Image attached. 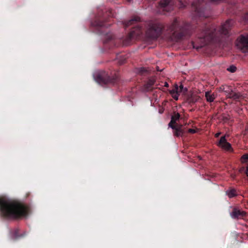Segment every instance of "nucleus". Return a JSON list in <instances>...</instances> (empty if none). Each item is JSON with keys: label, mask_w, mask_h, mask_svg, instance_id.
Masks as SVG:
<instances>
[{"label": "nucleus", "mask_w": 248, "mask_h": 248, "mask_svg": "<svg viewBox=\"0 0 248 248\" xmlns=\"http://www.w3.org/2000/svg\"><path fill=\"white\" fill-rule=\"evenodd\" d=\"M241 161L243 163H248V154L244 155L241 158Z\"/></svg>", "instance_id": "f3484780"}, {"label": "nucleus", "mask_w": 248, "mask_h": 248, "mask_svg": "<svg viewBox=\"0 0 248 248\" xmlns=\"http://www.w3.org/2000/svg\"><path fill=\"white\" fill-rule=\"evenodd\" d=\"M176 90L178 92V95L180 93L184 94L187 91V89L186 88H184V86L181 84L179 86L176 85Z\"/></svg>", "instance_id": "2eb2a0df"}, {"label": "nucleus", "mask_w": 248, "mask_h": 248, "mask_svg": "<svg viewBox=\"0 0 248 248\" xmlns=\"http://www.w3.org/2000/svg\"><path fill=\"white\" fill-rule=\"evenodd\" d=\"M232 25V20H229L222 25L221 27L218 31H217L214 28H212L206 31L204 33L203 36L200 38V41L202 42V44L200 46H193V47H195L196 49L202 47L207 44L210 41L213 39L218 34L227 35Z\"/></svg>", "instance_id": "7ed1b4c3"}, {"label": "nucleus", "mask_w": 248, "mask_h": 248, "mask_svg": "<svg viewBox=\"0 0 248 248\" xmlns=\"http://www.w3.org/2000/svg\"><path fill=\"white\" fill-rule=\"evenodd\" d=\"M221 0H211L212 2H218V1H220Z\"/></svg>", "instance_id": "5701e85b"}, {"label": "nucleus", "mask_w": 248, "mask_h": 248, "mask_svg": "<svg viewBox=\"0 0 248 248\" xmlns=\"http://www.w3.org/2000/svg\"><path fill=\"white\" fill-rule=\"evenodd\" d=\"M205 97L207 101L212 102L214 101L216 98V95L214 93H212L210 92H207L205 93Z\"/></svg>", "instance_id": "ddd939ff"}, {"label": "nucleus", "mask_w": 248, "mask_h": 248, "mask_svg": "<svg viewBox=\"0 0 248 248\" xmlns=\"http://www.w3.org/2000/svg\"><path fill=\"white\" fill-rule=\"evenodd\" d=\"M247 213L243 210H240L237 208H234L232 212L230 213L231 217L233 219H239L245 217Z\"/></svg>", "instance_id": "423d86ee"}, {"label": "nucleus", "mask_w": 248, "mask_h": 248, "mask_svg": "<svg viewBox=\"0 0 248 248\" xmlns=\"http://www.w3.org/2000/svg\"><path fill=\"white\" fill-rule=\"evenodd\" d=\"M246 174L247 176L248 177V165L246 167Z\"/></svg>", "instance_id": "4be33fe9"}, {"label": "nucleus", "mask_w": 248, "mask_h": 248, "mask_svg": "<svg viewBox=\"0 0 248 248\" xmlns=\"http://www.w3.org/2000/svg\"><path fill=\"white\" fill-rule=\"evenodd\" d=\"M220 89L221 91L224 92L226 93V95L229 98L237 99L239 97L238 95L233 93L232 89L229 86H222L220 88Z\"/></svg>", "instance_id": "6e6552de"}, {"label": "nucleus", "mask_w": 248, "mask_h": 248, "mask_svg": "<svg viewBox=\"0 0 248 248\" xmlns=\"http://www.w3.org/2000/svg\"><path fill=\"white\" fill-rule=\"evenodd\" d=\"M220 134V132H218V133H217L215 134V136L216 137H218Z\"/></svg>", "instance_id": "b1692460"}, {"label": "nucleus", "mask_w": 248, "mask_h": 248, "mask_svg": "<svg viewBox=\"0 0 248 248\" xmlns=\"http://www.w3.org/2000/svg\"><path fill=\"white\" fill-rule=\"evenodd\" d=\"M226 194L229 198H232L236 196L238 194L235 189L230 188L226 191Z\"/></svg>", "instance_id": "f8f14e48"}, {"label": "nucleus", "mask_w": 248, "mask_h": 248, "mask_svg": "<svg viewBox=\"0 0 248 248\" xmlns=\"http://www.w3.org/2000/svg\"><path fill=\"white\" fill-rule=\"evenodd\" d=\"M232 25V20H229L222 25L221 27L218 31H217L214 28H212L206 31L204 33L203 36L200 38V41L202 42V44L200 46H193V47H195L196 49L202 47L207 44L210 41L213 39L218 34L227 35Z\"/></svg>", "instance_id": "f03ea898"}, {"label": "nucleus", "mask_w": 248, "mask_h": 248, "mask_svg": "<svg viewBox=\"0 0 248 248\" xmlns=\"http://www.w3.org/2000/svg\"><path fill=\"white\" fill-rule=\"evenodd\" d=\"M188 132L191 133H195L196 132V130L195 129H189L188 130Z\"/></svg>", "instance_id": "412c9836"}, {"label": "nucleus", "mask_w": 248, "mask_h": 248, "mask_svg": "<svg viewBox=\"0 0 248 248\" xmlns=\"http://www.w3.org/2000/svg\"><path fill=\"white\" fill-rule=\"evenodd\" d=\"M181 126L182 125H180V126L178 127L176 125H175V128H172V129L174 130L175 131L174 132V134L177 136H181L183 135V131L181 129Z\"/></svg>", "instance_id": "4468645a"}, {"label": "nucleus", "mask_w": 248, "mask_h": 248, "mask_svg": "<svg viewBox=\"0 0 248 248\" xmlns=\"http://www.w3.org/2000/svg\"><path fill=\"white\" fill-rule=\"evenodd\" d=\"M0 211L3 216L9 218L25 216L27 214L25 207L21 203L5 199H0Z\"/></svg>", "instance_id": "f257e3e1"}, {"label": "nucleus", "mask_w": 248, "mask_h": 248, "mask_svg": "<svg viewBox=\"0 0 248 248\" xmlns=\"http://www.w3.org/2000/svg\"><path fill=\"white\" fill-rule=\"evenodd\" d=\"M164 86L166 87H168L169 86V84L167 82H165Z\"/></svg>", "instance_id": "393cba45"}, {"label": "nucleus", "mask_w": 248, "mask_h": 248, "mask_svg": "<svg viewBox=\"0 0 248 248\" xmlns=\"http://www.w3.org/2000/svg\"><path fill=\"white\" fill-rule=\"evenodd\" d=\"M169 30L170 31L172 32H177L178 31H180L182 30V27L180 25V23L177 19H175L171 23L170 27Z\"/></svg>", "instance_id": "9d476101"}, {"label": "nucleus", "mask_w": 248, "mask_h": 248, "mask_svg": "<svg viewBox=\"0 0 248 248\" xmlns=\"http://www.w3.org/2000/svg\"><path fill=\"white\" fill-rule=\"evenodd\" d=\"M179 118L180 114L178 113H174V115L171 116L170 122L169 124V126L171 128H175V125H174V124Z\"/></svg>", "instance_id": "9b49d317"}, {"label": "nucleus", "mask_w": 248, "mask_h": 248, "mask_svg": "<svg viewBox=\"0 0 248 248\" xmlns=\"http://www.w3.org/2000/svg\"><path fill=\"white\" fill-rule=\"evenodd\" d=\"M163 26L161 24L151 22L148 25L147 35L152 38H156L161 32Z\"/></svg>", "instance_id": "20e7f679"}, {"label": "nucleus", "mask_w": 248, "mask_h": 248, "mask_svg": "<svg viewBox=\"0 0 248 248\" xmlns=\"http://www.w3.org/2000/svg\"><path fill=\"white\" fill-rule=\"evenodd\" d=\"M139 20H140V18H139V17H135V18H132L127 22V23L126 24V26H130V25H132L134 21H139Z\"/></svg>", "instance_id": "a211bd4d"}, {"label": "nucleus", "mask_w": 248, "mask_h": 248, "mask_svg": "<svg viewBox=\"0 0 248 248\" xmlns=\"http://www.w3.org/2000/svg\"><path fill=\"white\" fill-rule=\"evenodd\" d=\"M184 6H185V5H181L180 6V8H183Z\"/></svg>", "instance_id": "a878e982"}, {"label": "nucleus", "mask_w": 248, "mask_h": 248, "mask_svg": "<svg viewBox=\"0 0 248 248\" xmlns=\"http://www.w3.org/2000/svg\"><path fill=\"white\" fill-rule=\"evenodd\" d=\"M236 46L243 52H247L248 50V34L241 35L237 38Z\"/></svg>", "instance_id": "39448f33"}, {"label": "nucleus", "mask_w": 248, "mask_h": 248, "mask_svg": "<svg viewBox=\"0 0 248 248\" xmlns=\"http://www.w3.org/2000/svg\"><path fill=\"white\" fill-rule=\"evenodd\" d=\"M170 93L171 94V96L176 100L178 99V92L176 90V85L174 87V88L170 91Z\"/></svg>", "instance_id": "dca6fc26"}, {"label": "nucleus", "mask_w": 248, "mask_h": 248, "mask_svg": "<svg viewBox=\"0 0 248 248\" xmlns=\"http://www.w3.org/2000/svg\"><path fill=\"white\" fill-rule=\"evenodd\" d=\"M217 145L223 149L227 151H230L232 149L231 145L226 141L225 136L220 138Z\"/></svg>", "instance_id": "1a4fd4ad"}, {"label": "nucleus", "mask_w": 248, "mask_h": 248, "mask_svg": "<svg viewBox=\"0 0 248 248\" xmlns=\"http://www.w3.org/2000/svg\"><path fill=\"white\" fill-rule=\"evenodd\" d=\"M159 7L163 11L167 12H169L173 9L170 0H161L160 2Z\"/></svg>", "instance_id": "0eeeda50"}, {"label": "nucleus", "mask_w": 248, "mask_h": 248, "mask_svg": "<svg viewBox=\"0 0 248 248\" xmlns=\"http://www.w3.org/2000/svg\"><path fill=\"white\" fill-rule=\"evenodd\" d=\"M94 78L95 80L97 82H98L100 84L102 83L103 80H102V78H101L100 75H99L98 74H96L94 76Z\"/></svg>", "instance_id": "6ab92c4d"}, {"label": "nucleus", "mask_w": 248, "mask_h": 248, "mask_svg": "<svg viewBox=\"0 0 248 248\" xmlns=\"http://www.w3.org/2000/svg\"><path fill=\"white\" fill-rule=\"evenodd\" d=\"M236 69V67L234 66H231L230 67L227 68V70L231 72H234L235 71Z\"/></svg>", "instance_id": "aec40b11"}]
</instances>
